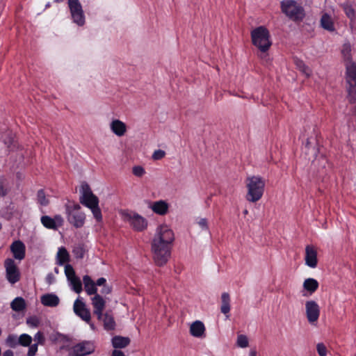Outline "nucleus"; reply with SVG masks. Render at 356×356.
I'll use <instances>...</instances> for the list:
<instances>
[{"label": "nucleus", "mask_w": 356, "mask_h": 356, "mask_svg": "<svg viewBox=\"0 0 356 356\" xmlns=\"http://www.w3.org/2000/svg\"><path fill=\"white\" fill-rule=\"evenodd\" d=\"M174 240V233L168 225H163L158 227L152 242L153 259L157 266H163L168 262Z\"/></svg>", "instance_id": "obj_1"}, {"label": "nucleus", "mask_w": 356, "mask_h": 356, "mask_svg": "<svg viewBox=\"0 0 356 356\" xmlns=\"http://www.w3.org/2000/svg\"><path fill=\"white\" fill-rule=\"evenodd\" d=\"M247 188L245 199L250 202H256L263 196L265 189V179L259 175L248 176L245 181Z\"/></svg>", "instance_id": "obj_2"}, {"label": "nucleus", "mask_w": 356, "mask_h": 356, "mask_svg": "<svg viewBox=\"0 0 356 356\" xmlns=\"http://www.w3.org/2000/svg\"><path fill=\"white\" fill-rule=\"evenodd\" d=\"M80 202L91 210L97 222H101L102 220V214L99 207V199L93 194L90 186L87 183L82 184Z\"/></svg>", "instance_id": "obj_3"}, {"label": "nucleus", "mask_w": 356, "mask_h": 356, "mask_svg": "<svg viewBox=\"0 0 356 356\" xmlns=\"http://www.w3.org/2000/svg\"><path fill=\"white\" fill-rule=\"evenodd\" d=\"M251 38L252 44L261 52H266L272 45L269 31L264 26L253 29L251 31Z\"/></svg>", "instance_id": "obj_4"}, {"label": "nucleus", "mask_w": 356, "mask_h": 356, "mask_svg": "<svg viewBox=\"0 0 356 356\" xmlns=\"http://www.w3.org/2000/svg\"><path fill=\"white\" fill-rule=\"evenodd\" d=\"M282 12L296 23L303 20L305 12L302 6L298 4L295 0H283L280 3Z\"/></svg>", "instance_id": "obj_5"}, {"label": "nucleus", "mask_w": 356, "mask_h": 356, "mask_svg": "<svg viewBox=\"0 0 356 356\" xmlns=\"http://www.w3.org/2000/svg\"><path fill=\"white\" fill-rule=\"evenodd\" d=\"M80 210L81 207L77 203L65 207L67 221L76 228L82 227L86 220V214Z\"/></svg>", "instance_id": "obj_6"}, {"label": "nucleus", "mask_w": 356, "mask_h": 356, "mask_svg": "<svg viewBox=\"0 0 356 356\" xmlns=\"http://www.w3.org/2000/svg\"><path fill=\"white\" fill-rule=\"evenodd\" d=\"M346 81L348 84L349 102H356V61L349 62L346 64Z\"/></svg>", "instance_id": "obj_7"}, {"label": "nucleus", "mask_w": 356, "mask_h": 356, "mask_svg": "<svg viewBox=\"0 0 356 356\" xmlns=\"http://www.w3.org/2000/svg\"><path fill=\"white\" fill-rule=\"evenodd\" d=\"M96 349L93 341L83 340L74 344L70 350V356H87L95 353Z\"/></svg>", "instance_id": "obj_8"}, {"label": "nucleus", "mask_w": 356, "mask_h": 356, "mask_svg": "<svg viewBox=\"0 0 356 356\" xmlns=\"http://www.w3.org/2000/svg\"><path fill=\"white\" fill-rule=\"evenodd\" d=\"M67 3L73 22L80 26L84 25L85 15L79 1L68 0Z\"/></svg>", "instance_id": "obj_9"}, {"label": "nucleus", "mask_w": 356, "mask_h": 356, "mask_svg": "<svg viewBox=\"0 0 356 356\" xmlns=\"http://www.w3.org/2000/svg\"><path fill=\"white\" fill-rule=\"evenodd\" d=\"M6 277L9 283L14 284L20 280V272L13 259L5 260Z\"/></svg>", "instance_id": "obj_10"}, {"label": "nucleus", "mask_w": 356, "mask_h": 356, "mask_svg": "<svg viewBox=\"0 0 356 356\" xmlns=\"http://www.w3.org/2000/svg\"><path fill=\"white\" fill-rule=\"evenodd\" d=\"M124 217L136 231L141 232L147 227V220L136 213L127 212L124 214Z\"/></svg>", "instance_id": "obj_11"}, {"label": "nucleus", "mask_w": 356, "mask_h": 356, "mask_svg": "<svg viewBox=\"0 0 356 356\" xmlns=\"http://www.w3.org/2000/svg\"><path fill=\"white\" fill-rule=\"evenodd\" d=\"M306 316L307 321L311 324H314L318 320L320 316V308L318 305L314 300L307 301L305 303Z\"/></svg>", "instance_id": "obj_12"}, {"label": "nucleus", "mask_w": 356, "mask_h": 356, "mask_svg": "<svg viewBox=\"0 0 356 356\" xmlns=\"http://www.w3.org/2000/svg\"><path fill=\"white\" fill-rule=\"evenodd\" d=\"M74 312L82 320L90 322L91 315L90 311L86 308V304L81 300L76 299L74 303Z\"/></svg>", "instance_id": "obj_13"}, {"label": "nucleus", "mask_w": 356, "mask_h": 356, "mask_svg": "<svg viewBox=\"0 0 356 356\" xmlns=\"http://www.w3.org/2000/svg\"><path fill=\"white\" fill-rule=\"evenodd\" d=\"M92 305L93 306L94 314L97 316L99 320H101L106 306V301L99 294H96L92 298Z\"/></svg>", "instance_id": "obj_14"}, {"label": "nucleus", "mask_w": 356, "mask_h": 356, "mask_svg": "<svg viewBox=\"0 0 356 356\" xmlns=\"http://www.w3.org/2000/svg\"><path fill=\"white\" fill-rule=\"evenodd\" d=\"M10 251L15 259L22 260L26 255V247L24 243L19 240L15 241L10 245Z\"/></svg>", "instance_id": "obj_15"}, {"label": "nucleus", "mask_w": 356, "mask_h": 356, "mask_svg": "<svg viewBox=\"0 0 356 356\" xmlns=\"http://www.w3.org/2000/svg\"><path fill=\"white\" fill-rule=\"evenodd\" d=\"M40 221L44 227L56 230L58 229L57 222L58 223V225H61L63 222V218L59 215L55 216L54 218L49 216H42L41 217Z\"/></svg>", "instance_id": "obj_16"}, {"label": "nucleus", "mask_w": 356, "mask_h": 356, "mask_svg": "<svg viewBox=\"0 0 356 356\" xmlns=\"http://www.w3.org/2000/svg\"><path fill=\"white\" fill-rule=\"evenodd\" d=\"M305 260L306 265L309 267L314 268L317 266V252L313 246H306Z\"/></svg>", "instance_id": "obj_17"}, {"label": "nucleus", "mask_w": 356, "mask_h": 356, "mask_svg": "<svg viewBox=\"0 0 356 356\" xmlns=\"http://www.w3.org/2000/svg\"><path fill=\"white\" fill-rule=\"evenodd\" d=\"M111 131L118 136H122L127 131L125 123L120 120H113L110 124Z\"/></svg>", "instance_id": "obj_18"}, {"label": "nucleus", "mask_w": 356, "mask_h": 356, "mask_svg": "<svg viewBox=\"0 0 356 356\" xmlns=\"http://www.w3.org/2000/svg\"><path fill=\"white\" fill-rule=\"evenodd\" d=\"M151 209L155 213L163 216L168 213L169 205L164 200H159L152 203Z\"/></svg>", "instance_id": "obj_19"}, {"label": "nucleus", "mask_w": 356, "mask_h": 356, "mask_svg": "<svg viewBox=\"0 0 356 356\" xmlns=\"http://www.w3.org/2000/svg\"><path fill=\"white\" fill-rule=\"evenodd\" d=\"M205 332V327L202 322L196 321L190 327V333L195 337H202Z\"/></svg>", "instance_id": "obj_20"}, {"label": "nucleus", "mask_w": 356, "mask_h": 356, "mask_svg": "<svg viewBox=\"0 0 356 356\" xmlns=\"http://www.w3.org/2000/svg\"><path fill=\"white\" fill-rule=\"evenodd\" d=\"M41 302L47 307H56L59 304L58 297L53 293H47L41 297Z\"/></svg>", "instance_id": "obj_21"}, {"label": "nucleus", "mask_w": 356, "mask_h": 356, "mask_svg": "<svg viewBox=\"0 0 356 356\" xmlns=\"http://www.w3.org/2000/svg\"><path fill=\"white\" fill-rule=\"evenodd\" d=\"M321 26L323 29L330 32L335 30L334 22L332 17L327 13H323L321 18Z\"/></svg>", "instance_id": "obj_22"}, {"label": "nucleus", "mask_w": 356, "mask_h": 356, "mask_svg": "<svg viewBox=\"0 0 356 356\" xmlns=\"http://www.w3.org/2000/svg\"><path fill=\"white\" fill-rule=\"evenodd\" d=\"M230 301L229 294L227 292L222 293L221 295L220 312L225 314L227 318L229 317V313L230 312Z\"/></svg>", "instance_id": "obj_23"}, {"label": "nucleus", "mask_w": 356, "mask_h": 356, "mask_svg": "<svg viewBox=\"0 0 356 356\" xmlns=\"http://www.w3.org/2000/svg\"><path fill=\"white\" fill-rule=\"evenodd\" d=\"M83 281L84 284L85 290L88 295L95 296L96 294H98L96 285L90 276H83Z\"/></svg>", "instance_id": "obj_24"}, {"label": "nucleus", "mask_w": 356, "mask_h": 356, "mask_svg": "<svg viewBox=\"0 0 356 356\" xmlns=\"http://www.w3.org/2000/svg\"><path fill=\"white\" fill-rule=\"evenodd\" d=\"M112 345L115 348H124L130 343L129 337L115 336L112 338Z\"/></svg>", "instance_id": "obj_25"}, {"label": "nucleus", "mask_w": 356, "mask_h": 356, "mask_svg": "<svg viewBox=\"0 0 356 356\" xmlns=\"http://www.w3.org/2000/svg\"><path fill=\"white\" fill-rule=\"evenodd\" d=\"M318 282L314 278H307L303 282V288L310 294L314 293L318 288Z\"/></svg>", "instance_id": "obj_26"}, {"label": "nucleus", "mask_w": 356, "mask_h": 356, "mask_svg": "<svg viewBox=\"0 0 356 356\" xmlns=\"http://www.w3.org/2000/svg\"><path fill=\"white\" fill-rule=\"evenodd\" d=\"M25 300L22 297L15 298L10 303L11 309L17 312H20L26 309Z\"/></svg>", "instance_id": "obj_27"}, {"label": "nucleus", "mask_w": 356, "mask_h": 356, "mask_svg": "<svg viewBox=\"0 0 356 356\" xmlns=\"http://www.w3.org/2000/svg\"><path fill=\"white\" fill-rule=\"evenodd\" d=\"M102 319L104 323V327L106 330L109 331L115 329V322L114 318L111 315L106 313L105 314H103Z\"/></svg>", "instance_id": "obj_28"}, {"label": "nucleus", "mask_w": 356, "mask_h": 356, "mask_svg": "<svg viewBox=\"0 0 356 356\" xmlns=\"http://www.w3.org/2000/svg\"><path fill=\"white\" fill-rule=\"evenodd\" d=\"M69 259L70 256L67 250L65 248H60L58 252V259L59 264L63 265V264L67 262Z\"/></svg>", "instance_id": "obj_29"}, {"label": "nucleus", "mask_w": 356, "mask_h": 356, "mask_svg": "<svg viewBox=\"0 0 356 356\" xmlns=\"http://www.w3.org/2000/svg\"><path fill=\"white\" fill-rule=\"evenodd\" d=\"M32 341L33 339L29 334H22L19 337L17 343H19L20 346L28 347L31 344Z\"/></svg>", "instance_id": "obj_30"}, {"label": "nucleus", "mask_w": 356, "mask_h": 356, "mask_svg": "<svg viewBox=\"0 0 356 356\" xmlns=\"http://www.w3.org/2000/svg\"><path fill=\"white\" fill-rule=\"evenodd\" d=\"M295 63L297 67L307 76H310L312 73L311 69L308 66H307L302 60L297 59L295 61Z\"/></svg>", "instance_id": "obj_31"}, {"label": "nucleus", "mask_w": 356, "mask_h": 356, "mask_svg": "<svg viewBox=\"0 0 356 356\" xmlns=\"http://www.w3.org/2000/svg\"><path fill=\"white\" fill-rule=\"evenodd\" d=\"M18 338L15 334H9L6 339V346L11 348H15L19 345V343H17Z\"/></svg>", "instance_id": "obj_32"}, {"label": "nucleus", "mask_w": 356, "mask_h": 356, "mask_svg": "<svg viewBox=\"0 0 356 356\" xmlns=\"http://www.w3.org/2000/svg\"><path fill=\"white\" fill-rule=\"evenodd\" d=\"M70 282L72 286V289L76 293H79L82 291V283L78 277L70 280Z\"/></svg>", "instance_id": "obj_33"}, {"label": "nucleus", "mask_w": 356, "mask_h": 356, "mask_svg": "<svg viewBox=\"0 0 356 356\" xmlns=\"http://www.w3.org/2000/svg\"><path fill=\"white\" fill-rule=\"evenodd\" d=\"M37 199L38 203L42 206H47L49 204V200L47 199L45 193L42 189L38 191Z\"/></svg>", "instance_id": "obj_34"}, {"label": "nucleus", "mask_w": 356, "mask_h": 356, "mask_svg": "<svg viewBox=\"0 0 356 356\" xmlns=\"http://www.w3.org/2000/svg\"><path fill=\"white\" fill-rule=\"evenodd\" d=\"M351 47L349 44H344L341 50V54L344 59L347 61V63L350 62L351 59Z\"/></svg>", "instance_id": "obj_35"}, {"label": "nucleus", "mask_w": 356, "mask_h": 356, "mask_svg": "<svg viewBox=\"0 0 356 356\" xmlns=\"http://www.w3.org/2000/svg\"><path fill=\"white\" fill-rule=\"evenodd\" d=\"M65 275L69 281L76 277V273H75V271H74L73 267L70 264H67L65 266Z\"/></svg>", "instance_id": "obj_36"}, {"label": "nucleus", "mask_w": 356, "mask_h": 356, "mask_svg": "<svg viewBox=\"0 0 356 356\" xmlns=\"http://www.w3.org/2000/svg\"><path fill=\"white\" fill-rule=\"evenodd\" d=\"M132 173L137 177H142L145 174V170L141 165H135L132 168Z\"/></svg>", "instance_id": "obj_37"}, {"label": "nucleus", "mask_w": 356, "mask_h": 356, "mask_svg": "<svg viewBox=\"0 0 356 356\" xmlns=\"http://www.w3.org/2000/svg\"><path fill=\"white\" fill-rule=\"evenodd\" d=\"M237 345L241 348H246L248 346V339L245 335L240 334L237 337Z\"/></svg>", "instance_id": "obj_38"}, {"label": "nucleus", "mask_w": 356, "mask_h": 356, "mask_svg": "<svg viewBox=\"0 0 356 356\" xmlns=\"http://www.w3.org/2000/svg\"><path fill=\"white\" fill-rule=\"evenodd\" d=\"M316 350L319 356H326L327 354V347L323 343H317Z\"/></svg>", "instance_id": "obj_39"}, {"label": "nucleus", "mask_w": 356, "mask_h": 356, "mask_svg": "<svg viewBox=\"0 0 356 356\" xmlns=\"http://www.w3.org/2000/svg\"><path fill=\"white\" fill-rule=\"evenodd\" d=\"M73 253L76 258L82 259L84 257V249L82 246L79 245L74 248Z\"/></svg>", "instance_id": "obj_40"}, {"label": "nucleus", "mask_w": 356, "mask_h": 356, "mask_svg": "<svg viewBox=\"0 0 356 356\" xmlns=\"http://www.w3.org/2000/svg\"><path fill=\"white\" fill-rule=\"evenodd\" d=\"M345 13L347 17L350 19L353 20L355 18V11L351 6H347L345 8Z\"/></svg>", "instance_id": "obj_41"}, {"label": "nucleus", "mask_w": 356, "mask_h": 356, "mask_svg": "<svg viewBox=\"0 0 356 356\" xmlns=\"http://www.w3.org/2000/svg\"><path fill=\"white\" fill-rule=\"evenodd\" d=\"M34 340L37 341L36 343L43 345L45 341L44 334L42 332H38L34 336Z\"/></svg>", "instance_id": "obj_42"}, {"label": "nucleus", "mask_w": 356, "mask_h": 356, "mask_svg": "<svg viewBox=\"0 0 356 356\" xmlns=\"http://www.w3.org/2000/svg\"><path fill=\"white\" fill-rule=\"evenodd\" d=\"M165 155V151L162 149H157L155 150L154 152L152 154V159L154 160H160L163 159Z\"/></svg>", "instance_id": "obj_43"}, {"label": "nucleus", "mask_w": 356, "mask_h": 356, "mask_svg": "<svg viewBox=\"0 0 356 356\" xmlns=\"http://www.w3.org/2000/svg\"><path fill=\"white\" fill-rule=\"evenodd\" d=\"M38 343L31 344L29 346L27 355L28 356H35L38 351Z\"/></svg>", "instance_id": "obj_44"}, {"label": "nucleus", "mask_w": 356, "mask_h": 356, "mask_svg": "<svg viewBox=\"0 0 356 356\" xmlns=\"http://www.w3.org/2000/svg\"><path fill=\"white\" fill-rule=\"evenodd\" d=\"M103 288L101 290V293L103 295H108L110 294L112 291L111 286H108L106 284L104 286H102Z\"/></svg>", "instance_id": "obj_45"}, {"label": "nucleus", "mask_w": 356, "mask_h": 356, "mask_svg": "<svg viewBox=\"0 0 356 356\" xmlns=\"http://www.w3.org/2000/svg\"><path fill=\"white\" fill-rule=\"evenodd\" d=\"M198 225L201 227L202 229H208L207 220L206 218H201L198 221Z\"/></svg>", "instance_id": "obj_46"}, {"label": "nucleus", "mask_w": 356, "mask_h": 356, "mask_svg": "<svg viewBox=\"0 0 356 356\" xmlns=\"http://www.w3.org/2000/svg\"><path fill=\"white\" fill-rule=\"evenodd\" d=\"M96 286H104L106 284V280L104 277L99 278L96 282H95Z\"/></svg>", "instance_id": "obj_47"}, {"label": "nucleus", "mask_w": 356, "mask_h": 356, "mask_svg": "<svg viewBox=\"0 0 356 356\" xmlns=\"http://www.w3.org/2000/svg\"><path fill=\"white\" fill-rule=\"evenodd\" d=\"M111 356H125L124 353L121 350H114Z\"/></svg>", "instance_id": "obj_48"}, {"label": "nucleus", "mask_w": 356, "mask_h": 356, "mask_svg": "<svg viewBox=\"0 0 356 356\" xmlns=\"http://www.w3.org/2000/svg\"><path fill=\"white\" fill-rule=\"evenodd\" d=\"M54 280V276L51 273H49L46 277V281L49 284L52 283V280Z\"/></svg>", "instance_id": "obj_49"}, {"label": "nucleus", "mask_w": 356, "mask_h": 356, "mask_svg": "<svg viewBox=\"0 0 356 356\" xmlns=\"http://www.w3.org/2000/svg\"><path fill=\"white\" fill-rule=\"evenodd\" d=\"M3 356H14V353L11 350H7L3 353Z\"/></svg>", "instance_id": "obj_50"}, {"label": "nucleus", "mask_w": 356, "mask_h": 356, "mask_svg": "<svg viewBox=\"0 0 356 356\" xmlns=\"http://www.w3.org/2000/svg\"><path fill=\"white\" fill-rule=\"evenodd\" d=\"M256 351L255 350H251L249 353V356H256Z\"/></svg>", "instance_id": "obj_51"}, {"label": "nucleus", "mask_w": 356, "mask_h": 356, "mask_svg": "<svg viewBox=\"0 0 356 356\" xmlns=\"http://www.w3.org/2000/svg\"><path fill=\"white\" fill-rule=\"evenodd\" d=\"M309 143H310L309 140V139H307V142H306V146H309Z\"/></svg>", "instance_id": "obj_52"}, {"label": "nucleus", "mask_w": 356, "mask_h": 356, "mask_svg": "<svg viewBox=\"0 0 356 356\" xmlns=\"http://www.w3.org/2000/svg\"><path fill=\"white\" fill-rule=\"evenodd\" d=\"M63 0H55V1L56 2H60V1H62Z\"/></svg>", "instance_id": "obj_53"}, {"label": "nucleus", "mask_w": 356, "mask_h": 356, "mask_svg": "<svg viewBox=\"0 0 356 356\" xmlns=\"http://www.w3.org/2000/svg\"><path fill=\"white\" fill-rule=\"evenodd\" d=\"M244 213H245V214L248 213V211H247V210H245V211H244Z\"/></svg>", "instance_id": "obj_54"}]
</instances>
